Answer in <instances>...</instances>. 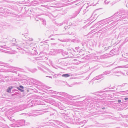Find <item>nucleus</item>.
<instances>
[{
  "label": "nucleus",
  "mask_w": 128,
  "mask_h": 128,
  "mask_svg": "<svg viewBox=\"0 0 128 128\" xmlns=\"http://www.w3.org/2000/svg\"><path fill=\"white\" fill-rule=\"evenodd\" d=\"M102 92L98 91L97 92H95L93 93V94H94L95 95H97L98 96H99V97H101V95H100L99 94H99V93H102Z\"/></svg>",
  "instance_id": "39448f33"
},
{
  "label": "nucleus",
  "mask_w": 128,
  "mask_h": 128,
  "mask_svg": "<svg viewBox=\"0 0 128 128\" xmlns=\"http://www.w3.org/2000/svg\"><path fill=\"white\" fill-rule=\"evenodd\" d=\"M16 91H17L18 92H16L17 93H18V92H19V91H18V90H16Z\"/></svg>",
  "instance_id": "37998d69"
},
{
  "label": "nucleus",
  "mask_w": 128,
  "mask_h": 128,
  "mask_svg": "<svg viewBox=\"0 0 128 128\" xmlns=\"http://www.w3.org/2000/svg\"><path fill=\"white\" fill-rule=\"evenodd\" d=\"M68 34H70V32H68Z\"/></svg>",
  "instance_id": "3c124183"
},
{
  "label": "nucleus",
  "mask_w": 128,
  "mask_h": 128,
  "mask_svg": "<svg viewBox=\"0 0 128 128\" xmlns=\"http://www.w3.org/2000/svg\"><path fill=\"white\" fill-rule=\"evenodd\" d=\"M128 68V64H127L126 66H120V68Z\"/></svg>",
  "instance_id": "a211bd4d"
},
{
  "label": "nucleus",
  "mask_w": 128,
  "mask_h": 128,
  "mask_svg": "<svg viewBox=\"0 0 128 128\" xmlns=\"http://www.w3.org/2000/svg\"><path fill=\"white\" fill-rule=\"evenodd\" d=\"M116 76H120L119 75L116 74Z\"/></svg>",
  "instance_id": "49530a36"
},
{
  "label": "nucleus",
  "mask_w": 128,
  "mask_h": 128,
  "mask_svg": "<svg viewBox=\"0 0 128 128\" xmlns=\"http://www.w3.org/2000/svg\"><path fill=\"white\" fill-rule=\"evenodd\" d=\"M27 34H22V36H24V37L25 38H27L28 36H27Z\"/></svg>",
  "instance_id": "4468645a"
},
{
  "label": "nucleus",
  "mask_w": 128,
  "mask_h": 128,
  "mask_svg": "<svg viewBox=\"0 0 128 128\" xmlns=\"http://www.w3.org/2000/svg\"><path fill=\"white\" fill-rule=\"evenodd\" d=\"M0 46L2 48L3 47V46Z\"/></svg>",
  "instance_id": "8fccbe9b"
},
{
  "label": "nucleus",
  "mask_w": 128,
  "mask_h": 128,
  "mask_svg": "<svg viewBox=\"0 0 128 128\" xmlns=\"http://www.w3.org/2000/svg\"><path fill=\"white\" fill-rule=\"evenodd\" d=\"M126 74L128 75V72H126Z\"/></svg>",
  "instance_id": "603ef678"
},
{
  "label": "nucleus",
  "mask_w": 128,
  "mask_h": 128,
  "mask_svg": "<svg viewBox=\"0 0 128 128\" xmlns=\"http://www.w3.org/2000/svg\"><path fill=\"white\" fill-rule=\"evenodd\" d=\"M55 122H56V123L58 124H61V122L58 121L56 120L55 121Z\"/></svg>",
  "instance_id": "f8f14e48"
},
{
  "label": "nucleus",
  "mask_w": 128,
  "mask_h": 128,
  "mask_svg": "<svg viewBox=\"0 0 128 128\" xmlns=\"http://www.w3.org/2000/svg\"><path fill=\"white\" fill-rule=\"evenodd\" d=\"M46 77H48L49 78H52V77L51 76H46Z\"/></svg>",
  "instance_id": "c85d7f7f"
},
{
  "label": "nucleus",
  "mask_w": 128,
  "mask_h": 128,
  "mask_svg": "<svg viewBox=\"0 0 128 128\" xmlns=\"http://www.w3.org/2000/svg\"><path fill=\"white\" fill-rule=\"evenodd\" d=\"M46 69L48 71H49V70L48 69V68H46Z\"/></svg>",
  "instance_id": "7c9ffc66"
},
{
  "label": "nucleus",
  "mask_w": 128,
  "mask_h": 128,
  "mask_svg": "<svg viewBox=\"0 0 128 128\" xmlns=\"http://www.w3.org/2000/svg\"><path fill=\"white\" fill-rule=\"evenodd\" d=\"M114 50L112 49L110 51V52L111 53H112L114 52Z\"/></svg>",
  "instance_id": "cd10ccee"
},
{
  "label": "nucleus",
  "mask_w": 128,
  "mask_h": 128,
  "mask_svg": "<svg viewBox=\"0 0 128 128\" xmlns=\"http://www.w3.org/2000/svg\"><path fill=\"white\" fill-rule=\"evenodd\" d=\"M105 108H104V107H103L102 108V109H103V110H104V109Z\"/></svg>",
  "instance_id": "a18cd8bd"
},
{
  "label": "nucleus",
  "mask_w": 128,
  "mask_h": 128,
  "mask_svg": "<svg viewBox=\"0 0 128 128\" xmlns=\"http://www.w3.org/2000/svg\"><path fill=\"white\" fill-rule=\"evenodd\" d=\"M122 17V16H120V18H121Z\"/></svg>",
  "instance_id": "13d9d810"
},
{
  "label": "nucleus",
  "mask_w": 128,
  "mask_h": 128,
  "mask_svg": "<svg viewBox=\"0 0 128 128\" xmlns=\"http://www.w3.org/2000/svg\"><path fill=\"white\" fill-rule=\"evenodd\" d=\"M24 123L25 124L27 125H30V123L29 122H24Z\"/></svg>",
  "instance_id": "6ab92c4d"
},
{
  "label": "nucleus",
  "mask_w": 128,
  "mask_h": 128,
  "mask_svg": "<svg viewBox=\"0 0 128 128\" xmlns=\"http://www.w3.org/2000/svg\"><path fill=\"white\" fill-rule=\"evenodd\" d=\"M12 88V87L11 86H9L8 87V88L6 90V92L8 93L11 92V90Z\"/></svg>",
  "instance_id": "20e7f679"
},
{
  "label": "nucleus",
  "mask_w": 128,
  "mask_h": 128,
  "mask_svg": "<svg viewBox=\"0 0 128 128\" xmlns=\"http://www.w3.org/2000/svg\"><path fill=\"white\" fill-rule=\"evenodd\" d=\"M44 25H46V23L45 20H44Z\"/></svg>",
  "instance_id": "a878e982"
},
{
  "label": "nucleus",
  "mask_w": 128,
  "mask_h": 128,
  "mask_svg": "<svg viewBox=\"0 0 128 128\" xmlns=\"http://www.w3.org/2000/svg\"><path fill=\"white\" fill-rule=\"evenodd\" d=\"M108 18H107L106 19H105L101 20L100 21L98 22V23H99V24H100V23H104L106 21L105 20Z\"/></svg>",
  "instance_id": "0eeeda50"
},
{
  "label": "nucleus",
  "mask_w": 128,
  "mask_h": 128,
  "mask_svg": "<svg viewBox=\"0 0 128 128\" xmlns=\"http://www.w3.org/2000/svg\"><path fill=\"white\" fill-rule=\"evenodd\" d=\"M0 63L1 64H4V63L3 62H0Z\"/></svg>",
  "instance_id": "2f4dec72"
},
{
  "label": "nucleus",
  "mask_w": 128,
  "mask_h": 128,
  "mask_svg": "<svg viewBox=\"0 0 128 128\" xmlns=\"http://www.w3.org/2000/svg\"><path fill=\"white\" fill-rule=\"evenodd\" d=\"M91 104H92V103L90 104V105H91Z\"/></svg>",
  "instance_id": "4d7b16f0"
},
{
  "label": "nucleus",
  "mask_w": 128,
  "mask_h": 128,
  "mask_svg": "<svg viewBox=\"0 0 128 128\" xmlns=\"http://www.w3.org/2000/svg\"><path fill=\"white\" fill-rule=\"evenodd\" d=\"M4 46L6 47H5V48H6L7 47H8V46H6V45H4Z\"/></svg>",
  "instance_id": "c9c22d12"
},
{
  "label": "nucleus",
  "mask_w": 128,
  "mask_h": 128,
  "mask_svg": "<svg viewBox=\"0 0 128 128\" xmlns=\"http://www.w3.org/2000/svg\"><path fill=\"white\" fill-rule=\"evenodd\" d=\"M3 70H0V72L3 71Z\"/></svg>",
  "instance_id": "a19ab883"
},
{
  "label": "nucleus",
  "mask_w": 128,
  "mask_h": 128,
  "mask_svg": "<svg viewBox=\"0 0 128 128\" xmlns=\"http://www.w3.org/2000/svg\"><path fill=\"white\" fill-rule=\"evenodd\" d=\"M44 111H43V112H42L40 114H43L44 113Z\"/></svg>",
  "instance_id": "e433bc0d"
},
{
  "label": "nucleus",
  "mask_w": 128,
  "mask_h": 128,
  "mask_svg": "<svg viewBox=\"0 0 128 128\" xmlns=\"http://www.w3.org/2000/svg\"><path fill=\"white\" fill-rule=\"evenodd\" d=\"M55 75H54V76H55Z\"/></svg>",
  "instance_id": "bf43d9fd"
},
{
  "label": "nucleus",
  "mask_w": 128,
  "mask_h": 128,
  "mask_svg": "<svg viewBox=\"0 0 128 128\" xmlns=\"http://www.w3.org/2000/svg\"><path fill=\"white\" fill-rule=\"evenodd\" d=\"M52 36V35H51L50 36L49 38H50L51 37V36Z\"/></svg>",
  "instance_id": "de8ad7c7"
},
{
  "label": "nucleus",
  "mask_w": 128,
  "mask_h": 128,
  "mask_svg": "<svg viewBox=\"0 0 128 128\" xmlns=\"http://www.w3.org/2000/svg\"><path fill=\"white\" fill-rule=\"evenodd\" d=\"M42 70V71L44 72H45V73L46 74L47 72L43 70Z\"/></svg>",
  "instance_id": "473e14b6"
},
{
  "label": "nucleus",
  "mask_w": 128,
  "mask_h": 128,
  "mask_svg": "<svg viewBox=\"0 0 128 128\" xmlns=\"http://www.w3.org/2000/svg\"><path fill=\"white\" fill-rule=\"evenodd\" d=\"M60 109V110H63L64 109V108H59Z\"/></svg>",
  "instance_id": "72a5a7b5"
},
{
  "label": "nucleus",
  "mask_w": 128,
  "mask_h": 128,
  "mask_svg": "<svg viewBox=\"0 0 128 128\" xmlns=\"http://www.w3.org/2000/svg\"><path fill=\"white\" fill-rule=\"evenodd\" d=\"M101 76H101V74L99 76H97L94 78L93 80H98V79H100L102 77H101Z\"/></svg>",
  "instance_id": "7ed1b4c3"
},
{
  "label": "nucleus",
  "mask_w": 128,
  "mask_h": 128,
  "mask_svg": "<svg viewBox=\"0 0 128 128\" xmlns=\"http://www.w3.org/2000/svg\"><path fill=\"white\" fill-rule=\"evenodd\" d=\"M86 122V121H85H85H83V122H84V123H85V122Z\"/></svg>",
  "instance_id": "09e8293b"
},
{
  "label": "nucleus",
  "mask_w": 128,
  "mask_h": 128,
  "mask_svg": "<svg viewBox=\"0 0 128 128\" xmlns=\"http://www.w3.org/2000/svg\"><path fill=\"white\" fill-rule=\"evenodd\" d=\"M15 69H16V70H23V69H20V68H17V67H15Z\"/></svg>",
  "instance_id": "412c9836"
},
{
  "label": "nucleus",
  "mask_w": 128,
  "mask_h": 128,
  "mask_svg": "<svg viewBox=\"0 0 128 128\" xmlns=\"http://www.w3.org/2000/svg\"><path fill=\"white\" fill-rule=\"evenodd\" d=\"M125 98L124 97L122 96L121 97H120V99H122L124 100V98Z\"/></svg>",
  "instance_id": "4be33fe9"
},
{
  "label": "nucleus",
  "mask_w": 128,
  "mask_h": 128,
  "mask_svg": "<svg viewBox=\"0 0 128 128\" xmlns=\"http://www.w3.org/2000/svg\"><path fill=\"white\" fill-rule=\"evenodd\" d=\"M27 38H28V39L30 41H32L33 40V39L32 38H30L28 37Z\"/></svg>",
  "instance_id": "aec40b11"
},
{
  "label": "nucleus",
  "mask_w": 128,
  "mask_h": 128,
  "mask_svg": "<svg viewBox=\"0 0 128 128\" xmlns=\"http://www.w3.org/2000/svg\"><path fill=\"white\" fill-rule=\"evenodd\" d=\"M104 2L106 4H108V2H106V0L104 1Z\"/></svg>",
  "instance_id": "393cba45"
},
{
  "label": "nucleus",
  "mask_w": 128,
  "mask_h": 128,
  "mask_svg": "<svg viewBox=\"0 0 128 128\" xmlns=\"http://www.w3.org/2000/svg\"><path fill=\"white\" fill-rule=\"evenodd\" d=\"M51 88L50 87H49L48 88Z\"/></svg>",
  "instance_id": "5fc2aeb1"
},
{
  "label": "nucleus",
  "mask_w": 128,
  "mask_h": 128,
  "mask_svg": "<svg viewBox=\"0 0 128 128\" xmlns=\"http://www.w3.org/2000/svg\"><path fill=\"white\" fill-rule=\"evenodd\" d=\"M68 52H63L62 55L63 56H64L65 55H68Z\"/></svg>",
  "instance_id": "f3484780"
},
{
  "label": "nucleus",
  "mask_w": 128,
  "mask_h": 128,
  "mask_svg": "<svg viewBox=\"0 0 128 128\" xmlns=\"http://www.w3.org/2000/svg\"><path fill=\"white\" fill-rule=\"evenodd\" d=\"M117 70H118V69H117V68H115V70L114 71V72L116 74L119 71Z\"/></svg>",
  "instance_id": "ddd939ff"
},
{
  "label": "nucleus",
  "mask_w": 128,
  "mask_h": 128,
  "mask_svg": "<svg viewBox=\"0 0 128 128\" xmlns=\"http://www.w3.org/2000/svg\"><path fill=\"white\" fill-rule=\"evenodd\" d=\"M125 84H123L122 85H120V86H121V87H122L123 86H124Z\"/></svg>",
  "instance_id": "c756f323"
},
{
  "label": "nucleus",
  "mask_w": 128,
  "mask_h": 128,
  "mask_svg": "<svg viewBox=\"0 0 128 128\" xmlns=\"http://www.w3.org/2000/svg\"><path fill=\"white\" fill-rule=\"evenodd\" d=\"M24 88V87L22 85L20 86L19 87L17 88L21 92H23L24 91L22 89H23Z\"/></svg>",
  "instance_id": "f03ea898"
},
{
  "label": "nucleus",
  "mask_w": 128,
  "mask_h": 128,
  "mask_svg": "<svg viewBox=\"0 0 128 128\" xmlns=\"http://www.w3.org/2000/svg\"><path fill=\"white\" fill-rule=\"evenodd\" d=\"M14 95V94H12V96H13V95Z\"/></svg>",
  "instance_id": "864d4df0"
},
{
  "label": "nucleus",
  "mask_w": 128,
  "mask_h": 128,
  "mask_svg": "<svg viewBox=\"0 0 128 128\" xmlns=\"http://www.w3.org/2000/svg\"><path fill=\"white\" fill-rule=\"evenodd\" d=\"M65 22H62L61 23L58 24V23H56V24L57 26H60L64 24H65Z\"/></svg>",
  "instance_id": "6e6552de"
},
{
  "label": "nucleus",
  "mask_w": 128,
  "mask_h": 128,
  "mask_svg": "<svg viewBox=\"0 0 128 128\" xmlns=\"http://www.w3.org/2000/svg\"><path fill=\"white\" fill-rule=\"evenodd\" d=\"M127 91H120V94H128L127 93Z\"/></svg>",
  "instance_id": "9b49d317"
},
{
  "label": "nucleus",
  "mask_w": 128,
  "mask_h": 128,
  "mask_svg": "<svg viewBox=\"0 0 128 128\" xmlns=\"http://www.w3.org/2000/svg\"><path fill=\"white\" fill-rule=\"evenodd\" d=\"M54 40V38H51V40Z\"/></svg>",
  "instance_id": "c03bdc74"
},
{
  "label": "nucleus",
  "mask_w": 128,
  "mask_h": 128,
  "mask_svg": "<svg viewBox=\"0 0 128 128\" xmlns=\"http://www.w3.org/2000/svg\"><path fill=\"white\" fill-rule=\"evenodd\" d=\"M117 106H116V109L117 110H119V109H120V108H118V107H117Z\"/></svg>",
  "instance_id": "5701e85b"
},
{
  "label": "nucleus",
  "mask_w": 128,
  "mask_h": 128,
  "mask_svg": "<svg viewBox=\"0 0 128 128\" xmlns=\"http://www.w3.org/2000/svg\"><path fill=\"white\" fill-rule=\"evenodd\" d=\"M118 12H117V13H116L115 14H114V16H111L109 18H110V19H111V18H112V17L114 16H118V15H117V14H118Z\"/></svg>",
  "instance_id": "2eb2a0df"
},
{
  "label": "nucleus",
  "mask_w": 128,
  "mask_h": 128,
  "mask_svg": "<svg viewBox=\"0 0 128 128\" xmlns=\"http://www.w3.org/2000/svg\"><path fill=\"white\" fill-rule=\"evenodd\" d=\"M3 9V8L2 7H0V9Z\"/></svg>",
  "instance_id": "79ce46f5"
},
{
  "label": "nucleus",
  "mask_w": 128,
  "mask_h": 128,
  "mask_svg": "<svg viewBox=\"0 0 128 128\" xmlns=\"http://www.w3.org/2000/svg\"><path fill=\"white\" fill-rule=\"evenodd\" d=\"M34 82H35L36 81H37V80H36L35 79H34L33 80Z\"/></svg>",
  "instance_id": "4c0bfd02"
},
{
  "label": "nucleus",
  "mask_w": 128,
  "mask_h": 128,
  "mask_svg": "<svg viewBox=\"0 0 128 128\" xmlns=\"http://www.w3.org/2000/svg\"><path fill=\"white\" fill-rule=\"evenodd\" d=\"M128 99V98H124V100H127Z\"/></svg>",
  "instance_id": "b1692460"
},
{
  "label": "nucleus",
  "mask_w": 128,
  "mask_h": 128,
  "mask_svg": "<svg viewBox=\"0 0 128 128\" xmlns=\"http://www.w3.org/2000/svg\"><path fill=\"white\" fill-rule=\"evenodd\" d=\"M13 40H15L16 41V39H15L14 38H13Z\"/></svg>",
  "instance_id": "58836bf2"
},
{
  "label": "nucleus",
  "mask_w": 128,
  "mask_h": 128,
  "mask_svg": "<svg viewBox=\"0 0 128 128\" xmlns=\"http://www.w3.org/2000/svg\"><path fill=\"white\" fill-rule=\"evenodd\" d=\"M79 47H76L75 48V49L76 50H78L79 49Z\"/></svg>",
  "instance_id": "bb28decb"
},
{
  "label": "nucleus",
  "mask_w": 128,
  "mask_h": 128,
  "mask_svg": "<svg viewBox=\"0 0 128 128\" xmlns=\"http://www.w3.org/2000/svg\"><path fill=\"white\" fill-rule=\"evenodd\" d=\"M51 88L50 87H49L48 88Z\"/></svg>",
  "instance_id": "6e6d98bb"
},
{
  "label": "nucleus",
  "mask_w": 128,
  "mask_h": 128,
  "mask_svg": "<svg viewBox=\"0 0 128 128\" xmlns=\"http://www.w3.org/2000/svg\"><path fill=\"white\" fill-rule=\"evenodd\" d=\"M110 73V72L109 71H106L103 72V74H101V76H102L103 75H105L107 74H109Z\"/></svg>",
  "instance_id": "423d86ee"
},
{
  "label": "nucleus",
  "mask_w": 128,
  "mask_h": 128,
  "mask_svg": "<svg viewBox=\"0 0 128 128\" xmlns=\"http://www.w3.org/2000/svg\"><path fill=\"white\" fill-rule=\"evenodd\" d=\"M59 94H60V95H62L68 98L70 97V95L68 94L65 92H59Z\"/></svg>",
  "instance_id": "f257e3e1"
},
{
  "label": "nucleus",
  "mask_w": 128,
  "mask_h": 128,
  "mask_svg": "<svg viewBox=\"0 0 128 128\" xmlns=\"http://www.w3.org/2000/svg\"><path fill=\"white\" fill-rule=\"evenodd\" d=\"M36 114H33V115H31V116H36Z\"/></svg>",
  "instance_id": "f704fd0d"
},
{
  "label": "nucleus",
  "mask_w": 128,
  "mask_h": 128,
  "mask_svg": "<svg viewBox=\"0 0 128 128\" xmlns=\"http://www.w3.org/2000/svg\"><path fill=\"white\" fill-rule=\"evenodd\" d=\"M121 60H123L124 62H128V58H125L124 59H120Z\"/></svg>",
  "instance_id": "dca6fc26"
},
{
  "label": "nucleus",
  "mask_w": 128,
  "mask_h": 128,
  "mask_svg": "<svg viewBox=\"0 0 128 128\" xmlns=\"http://www.w3.org/2000/svg\"><path fill=\"white\" fill-rule=\"evenodd\" d=\"M70 76V74H63L62 75V77H65L66 78H67Z\"/></svg>",
  "instance_id": "1a4fd4ad"
},
{
  "label": "nucleus",
  "mask_w": 128,
  "mask_h": 128,
  "mask_svg": "<svg viewBox=\"0 0 128 128\" xmlns=\"http://www.w3.org/2000/svg\"><path fill=\"white\" fill-rule=\"evenodd\" d=\"M70 28V25H68L67 26H65L64 28V30H68Z\"/></svg>",
  "instance_id": "9d476101"
},
{
  "label": "nucleus",
  "mask_w": 128,
  "mask_h": 128,
  "mask_svg": "<svg viewBox=\"0 0 128 128\" xmlns=\"http://www.w3.org/2000/svg\"><path fill=\"white\" fill-rule=\"evenodd\" d=\"M118 102L119 103H120V100H119L118 101Z\"/></svg>",
  "instance_id": "ea45409f"
}]
</instances>
